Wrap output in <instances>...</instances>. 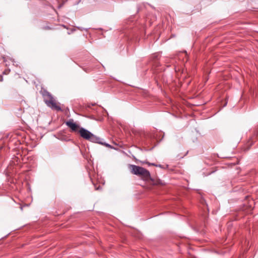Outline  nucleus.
I'll use <instances>...</instances> for the list:
<instances>
[{
    "mask_svg": "<svg viewBox=\"0 0 258 258\" xmlns=\"http://www.w3.org/2000/svg\"><path fill=\"white\" fill-rule=\"evenodd\" d=\"M104 145L106 146V147H110V146L108 144H104Z\"/></svg>",
    "mask_w": 258,
    "mask_h": 258,
    "instance_id": "obj_5",
    "label": "nucleus"
},
{
    "mask_svg": "<svg viewBox=\"0 0 258 258\" xmlns=\"http://www.w3.org/2000/svg\"><path fill=\"white\" fill-rule=\"evenodd\" d=\"M130 169L133 174L138 175L144 180H148L151 177L149 171L142 167L130 165Z\"/></svg>",
    "mask_w": 258,
    "mask_h": 258,
    "instance_id": "obj_1",
    "label": "nucleus"
},
{
    "mask_svg": "<svg viewBox=\"0 0 258 258\" xmlns=\"http://www.w3.org/2000/svg\"><path fill=\"white\" fill-rule=\"evenodd\" d=\"M67 0H66V1H67Z\"/></svg>",
    "mask_w": 258,
    "mask_h": 258,
    "instance_id": "obj_8",
    "label": "nucleus"
},
{
    "mask_svg": "<svg viewBox=\"0 0 258 258\" xmlns=\"http://www.w3.org/2000/svg\"><path fill=\"white\" fill-rule=\"evenodd\" d=\"M62 5H63V4H62V5H60V6H59V8H60V7L62 6Z\"/></svg>",
    "mask_w": 258,
    "mask_h": 258,
    "instance_id": "obj_7",
    "label": "nucleus"
},
{
    "mask_svg": "<svg viewBox=\"0 0 258 258\" xmlns=\"http://www.w3.org/2000/svg\"><path fill=\"white\" fill-rule=\"evenodd\" d=\"M80 136L84 139L92 142L98 143L100 139L83 127H80L78 131Z\"/></svg>",
    "mask_w": 258,
    "mask_h": 258,
    "instance_id": "obj_3",
    "label": "nucleus"
},
{
    "mask_svg": "<svg viewBox=\"0 0 258 258\" xmlns=\"http://www.w3.org/2000/svg\"><path fill=\"white\" fill-rule=\"evenodd\" d=\"M66 125L69 127L72 132H78L80 128L77 124L75 123L73 119H70L66 122Z\"/></svg>",
    "mask_w": 258,
    "mask_h": 258,
    "instance_id": "obj_4",
    "label": "nucleus"
},
{
    "mask_svg": "<svg viewBox=\"0 0 258 258\" xmlns=\"http://www.w3.org/2000/svg\"><path fill=\"white\" fill-rule=\"evenodd\" d=\"M44 101L47 106L53 110L57 111L61 110V108L56 102L52 96L47 91H44L43 93Z\"/></svg>",
    "mask_w": 258,
    "mask_h": 258,
    "instance_id": "obj_2",
    "label": "nucleus"
},
{
    "mask_svg": "<svg viewBox=\"0 0 258 258\" xmlns=\"http://www.w3.org/2000/svg\"><path fill=\"white\" fill-rule=\"evenodd\" d=\"M3 81V78H2V77H1V81Z\"/></svg>",
    "mask_w": 258,
    "mask_h": 258,
    "instance_id": "obj_6",
    "label": "nucleus"
}]
</instances>
